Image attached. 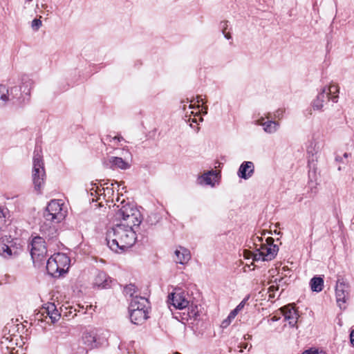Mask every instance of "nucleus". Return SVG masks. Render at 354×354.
Returning <instances> with one entry per match:
<instances>
[{"label":"nucleus","instance_id":"nucleus-15","mask_svg":"<svg viewBox=\"0 0 354 354\" xmlns=\"http://www.w3.org/2000/svg\"><path fill=\"white\" fill-rule=\"evenodd\" d=\"M176 259L175 261L182 265L187 264L191 259L189 250L184 247L179 246L174 252Z\"/></svg>","mask_w":354,"mask_h":354},{"label":"nucleus","instance_id":"nucleus-12","mask_svg":"<svg viewBox=\"0 0 354 354\" xmlns=\"http://www.w3.org/2000/svg\"><path fill=\"white\" fill-rule=\"evenodd\" d=\"M42 315H46V318L48 317L53 324L57 322L61 317L59 310L53 303H48L46 304V306L43 308Z\"/></svg>","mask_w":354,"mask_h":354},{"label":"nucleus","instance_id":"nucleus-18","mask_svg":"<svg viewBox=\"0 0 354 354\" xmlns=\"http://www.w3.org/2000/svg\"><path fill=\"white\" fill-rule=\"evenodd\" d=\"M130 319L134 324H141L148 318L147 310L129 309Z\"/></svg>","mask_w":354,"mask_h":354},{"label":"nucleus","instance_id":"nucleus-10","mask_svg":"<svg viewBox=\"0 0 354 354\" xmlns=\"http://www.w3.org/2000/svg\"><path fill=\"white\" fill-rule=\"evenodd\" d=\"M133 211L134 213L127 214L125 216L118 218L120 221V223L130 226L133 229L135 227H138L142 222V214L138 209Z\"/></svg>","mask_w":354,"mask_h":354},{"label":"nucleus","instance_id":"nucleus-40","mask_svg":"<svg viewBox=\"0 0 354 354\" xmlns=\"http://www.w3.org/2000/svg\"><path fill=\"white\" fill-rule=\"evenodd\" d=\"M283 111L281 110V109H278L277 111H275V113H274V117L275 118H278V119H281L282 118V116H283Z\"/></svg>","mask_w":354,"mask_h":354},{"label":"nucleus","instance_id":"nucleus-22","mask_svg":"<svg viewBox=\"0 0 354 354\" xmlns=\"http://www.w3.org/2000/svg\"><path fill=\"white\" fill-rule=\"evenodd\" d=\"M266 118L267 119H270V113H268L266 115ZM262 127H263L265 132H266L267 133L271 134V133H274L275 132L277 131V130L279 129V128L280 127V124L278 122L268 120L265 123H262Z\"/></svg>","mask_w":354,"mask_h":354},{"label":"nucleus","instance_id":"nucleus-43","mask_svg":"<svg viewBox=\"0 0 354 354\" xmlns=\"http://www.w3.org/2000/svg\"><path fill=\"white\" fill-rule=\"evenodd\" d=\"M103 190H104V194L106 195V192H107V194H110L111 192H113V189L111 188H109V187H106V188H103Z\"/></svg>","mask_w":354,"mask_h":354},{"label":"nucleus","instance_id":"nucleus-29","mask_svg":"<svg viewBox=\"0 0 354 354\" xmlns=\"http://www.w3.org/2000/svg\"><path fill=\"white\" fill-rule=\"evenodd\" d=\"M313 143H311V145L307 149V152H308V154L309 155V156H308L309 163H310L311 162H313L315 160L314 156L315 154H317V153L318 152V148L316 149L317 145L314 144V146H313Z\"/></svg>","mask_w":354,"mask_h":354},{"label":"nucleus","instance_id":"nucleus-16","mask_svg":"<svg viewBox=\"0 0 354 354\" xmlns=\"http://www.w3.org/2000/svg\"><path fill=\"white\" fill-rule=\"evenodd\" d=\"M53 257L57 266L60 268V270L63 274L66 273L70 265L69 257L63 253L54 254Z\"/></svg>","mask_w":354,"mask_h":354},{"label":"nucleus","instance_id":"nucleus-37","mask_svg":"<svg viewBox=\"0 0 354 354\" xmlns=\"http://www.w3.org/2000/svg\"><path fill=\"white\" fill-rule=\"evenodd\" d=\"M248 299H249V296H248L243 300H242L241 301V303L236 308L237 309H239V311H241L243 309V308H244L247 301L248 300Z\"/></svg>","mask_w":354,"mask_h":354},{"label":"nucleus","instance_id":"nucleus-34","mask_svg":"<svg viewBox=\"0 0 354 354\" xmlns=\"http://www.w3.org/2000/svg\"><path fill=\"white\" fill-rule=\"evenodd\" d=\"M41 26V21L39 19H35L32 21L31 27L33 30H37Z\"/></svg>","mask_w":354,"mask_h":354},{"label":"nucleus","instance_id":"nucleus-48","mask_svg":"<svg viewBox=\"0 0 354 354\" xmlns=\"http://www.w3.org/2000/svg\"><path fill=\"white\" fill-rule=\"evenodd\" d=\"M351 156V153H344L342 158H347Z\"/></svg>","mask_w":354,"mask_h":354},{"label":"nucleus","instance_id":"nucleus-1","mask_svg":"<svg viewBox=\"0 0 354 354\" xmlns=\"http://www.w3.org/2000/svg\"><path fill=\"white\" fill-rule=\"evenodd\" d=\"M136 240V232L130 226L118 223L106 232V241L109 248L118 252L131 248Z\"/></svg>","mask_w":354,"mask_h":354},{"label":"nucleus","instance_id":"nucleus-51","mask_svg":"<svg viewBox=\"0 0 354 354\" xmlns=\"http://www.w3.org/2000/svg\"><path fill=\"white\" fill-rule=\"evenodd\" d=\"M272 319V320H278V319H277V318H276V317H274Z\"/></svg>","mask_w":354,"mask_h":354},{"label":"nucleus","instance_id":"nucleus-31","mask_svg":"<svg viewBox=\"0 0 354 354\" xmlns=\"http://www.w3.org/2000/svg\"><path fill=\"white\" fill-rule=\"evenodd\" d=\"M23 86L21 88H24L23 90L24 93L26 94H30V87L33 84V82L31 80H29L28 77H24L22 79Z\"/></svg>","mask_w":354,"mask_h":354},{"label":"nucleus","instance_id":"nucleus-35","mask_svg":"<svg viewBox=\"0 0 354 354\" xmlns=\"http://www.w3.org/2000/svg\"><path fill=\"white\" fill-rule=\"evenodd\" d=\"M240 311L239 310V309H237L236 308H235L233 310H232L230 312V313L228 315V319H234L235 318V317L238 315V313H239Z\"/></svg>","mask_w":354,"mask_h":354},{"label":"nucleus","instance_id":"nucleus-2","mask_svg":"<svg viewBox=\"0 0 354 354\" xmlns=\"http://www.w3.org/2000/svg\"><path fill=\"white\" fill-rule=\"evenodd\" d=\"M63 205L64 203L61 201L52 200L44 212L45 221L41 225L40 231L48 239L56 236L57 230L54 224L60 223L66 215V211L63 209Z\"/></svg>","mask_w":354,"mask_h":354},{"label":"nucleus","instance_id":"nucleus-20","mask_svg":"<svg viewBox=\"0 0 354 354\" xmlns=\"http://www.w3.org/2000/svg\"><path fill=\"white\" fill-rule=\"evenodd\" d=\"M46 270L48 273L54 277H58L63 274L60 268L57 266L53 255L46 262Z\"/></svg>","mask_w":354,"mask_h":354},{"label":"nucleus","instance_id":"nucleus-27","mask_svg":"<svg viewBox=\"0 0 354 354\" xmlns=\"http://www.w3.org/2000/svg\"><path fill=\"white\" fill-rule=\"evenodd\" d=\"M84 344L90 348H93L96 346V338L95 337L89 333H84L82 337Z\"/></svg>","mask_w":354,"mask_h":354},{"label":"nucleus","instance_id":"nucleus-26","mask_svg":"<svg viewBox=\"0 0 354 354\" xmlns=\"http://www.w3.org/2000/svg\"><path fill=\"white\" fill-rule=\"evenodd\" d=\"M310 286L313 292H319L324 287V279L321 277H314L310 279Z\"/></svg>","mask_w":354,"mask_h":354},{"label":"nucleus","instance_id":"nucleus-25","mask_svg":"<svg viewBox=\"0 0 354 354\" xmlns=\"http://www.w3.org/2000/svg\"><path fill=\"white\" fill-rule=\"evenodd\" d=\"M133 210H138V209L131 204L127 203L123 205L117 212L115 216L116 218H120L121 217L125 216L127 214L134 213Z\"/></svg>","mask_w":354,"mask_h":354},{"label":"nucleus","instance_id":"nucleus-28","mask_svg":"<svg viewBox=\"0 0 354 354\" xmlns=\"http://www.w3.org/2000/svg\"><path fill=\"white\" fill-rule=\"evenodd\" d=\"M188 308V316L189 318H193L194 319H196L198 316H199V308L197 305H194L192 304L191 305L189 304L187 306Z\"/></svg>","mask_w":354,"mask_h":354},{"label":"nucleus","instance_id":"nucleus-21","mask_svg":"<svg viewBox=\"0 0 354 354\" xmlns=\"http://www.w3.org/2000/svg\"><path fill=\"white\" fill-rule=\"evenodd\" d=\"M111 280L104 272H99L95 277L94 283L98 287L106 288L110 286Z\"/></svg>","mask_w":354,"mask_h":354},{"label":"nucleus","instance_id":"nucleus-8","mask_svg":"<svg viewBox=\"0 0 354 354\" xmlns=\"http://www.w3.org/2000/svg\"><path fill=\"white\" fill-rule=\"evenodd\" d=\"M350 291L348 283L346 282L343 278L338 279L335 286V295L337 303L340 308H345L342 306L349 300Z\"/></svg>","mask_w":354,"mask_h":354},{"label":"nucleus","instance_id":"nucleus-53","mask_svg":"<svg viewBox=\"0 0 354 354\" xmlns=\"http://www.w3.org/2000/svg\"><path fill=\"white\" fill-rule=\"evenodd\" d=\"M342 169L341 167H338V170L340 171Z\"/></svg>","mask_w":354,"mask_h":354},{"label":"nucleus","instance_id":"nucleus-50","mask_svg":"<svg viewBox=\"0 0 354 354\" xmlns=\"http://www.w3.org/2000/svg\"><path fill=\"white\" fill-rule=\"evenodd\" d=\"M202 110H204V113H207V106H203Z\"/></svg>","mask_w":354,"mask_h":354},{"label":"nucleus","instance_id":"nucleus-36","mask_svg":"<svg viewBox=\"0 0 354 354\" xmlns=\"http://www.w3.org/2000/svg\"><path fill=\"white\" fill-rule=\"evenodd\" d=\"M240 311L239 310V309H237L236 308H235L233 310H232L230 312V313L228 315V319H234L235 318V317L238 315V313H239Z\"/></svg>","mask_w":354,"mask_h":354},{"label":"nucleus","instance_id":"nucleus-38","mask_svg":"<svg viewBox=\"0 0 354 354\" xmlns=\"http://www.w3.org/2000/svg\"><path fill=\"white\" fill-rule=\"evenodd\" d=\"M302 354H326V353L323 351H317V350L313 351L310 349L308 351H306Z\"/></svg>","mask_w":354,"mask_h":354},{"label":"nucleus","instance_id":"nucleus-11","mask_svg":"<svg viewBox=\"0 0 354 354\" xmlns=\"http://www.w3.org/2000/svg\"><path fill=\"white\" fill-rule=\"evenodd\" d=\"M6 216L3 210L0 208V236L1 235L2 229L5 225ZM12 250L9 245L5 243L3 238L0 239V255L4 258H9L12 256Z\"/></svg>","mask_w":354,"mask_h":354},{"label":"nucleus","instance_id":"nucleus-30","mask_svg":"<svg viewBox=\"0 0 354 354\" xmlns=\"http://www.w3.org/2000/svg\"><path fill=\"white\" fill-rule=\"evenodd\" d=\"M105 140L109 143H113L112 148L114 149H117L116 142H121L124 140V138L121 136H116L114 137H111V136H107L105 138Z\"/></svg>","mask_w":354,"mask_h":354},{"label":"nucleus","instance_id":"nucleus-4","mask_svg":"<svg viewBox=\"0 0 354 354\" xmlns=\"http://www.w3.org/2000/svg\"><path fill=\"white\" fill-rule=\"evenodd\" d=\"M12 328V330H15V327L14 325L10 326L8 324L3 330V335L1 339V347L4 354H15L17 353L15 351L19 343L21 335L17 333L11 334Z\"/></svg>","mask_w":354,"mask_h":354},{"label":"nucleus","instance_id":"nucleus-52","mask_svg":"<svg viewBox=\"0 0 354 354\" xmlns=\"http://www.w3.org/2000/svg\"><path fill=\"white\" fill-rule=\"evenodd\" d=\"M257 239H259V241H262V238H259V236H257Z\"/></svg>","mask_w":354,"mask_h":354},{"label":"nucleus","instance_id":"nucleus-17","mask_svg":"<svg viewBox=\"0 0 354 354\" xmlns=\"http://www.w3.org/2000/svg\"><path fill=\"white\" fill-rule=\"evenodd\" d=\"M254 166L252 162H243L239 169L238 176L243 179H248L254 173Z\"/></svg>","mask_w":354,"mask_h":354},{"label":"nucleus","instance_id":"nucleus-24","mask_svg":"<svg viewBox=\"0 0 354 354\" xmlns=\"http://www.w3.org/2000/svg\"><path fill=\"white\" fill-rule=\"evenodd\" d=\"M326 87H324L322 91L317 95L316 99L313 102V107L315 110H321L324 106V102L327 99L326 95Z\"/></svg>","mask_w":354,"mask_h":354},{"label":"nucleus","instance_id":"nucleus-3","mask_svg":"<svg viewBox=\"0 0 354 354\" xmlns=\"http://www.w3.org/2000/svg\"><path fill=\"white\" fill-rule=\"evenodd\" d=\"M33 167L32 171L35 189L40 192L45 184L46 172L44 167L41 149L37 147L34 151Z\"/></svg>","mask_w":354,"mask_h":354},{"label":"nucleus","instance_id":"nucleus-42","mask_svg":"<svg viewBox=\"0 0 354 354\" xmlns=\"http://www.w3.org/2000/svg\"><path fill=\"white\" fill-rule=\"evenodd\" d=\"M350 340L352 345L354 346V329L351 331L350 334Z\"/></svg>","mask_w":354,"mask_h":354},{"label":"nucleus","instance_id":"nucleus-45","mask_svg":"<svg viewBox=\"0 0 354 354\" xmlns=\"http://www.w3.org/2000/svg\"><path fill=\"white\" fill-rule=\"evenodd\" d=\"M247 346H248V344L247 343L241 344L240 347L241 348V349L240 350L239 352H243V348H246Z\"/></svg>","mask_w":354,"mask_h":354},{"label":"nucleus","instance_id":"nucleus-33","mask_svg":"<svg viewBox=\"0 0 354 354\" xmlns=\"http://www.w3.org/2000/svg\"><path fill=\"white\" fill-rule=\"evenodd\" d=\"M214 174V171H209L208 173L204 174L201 178L204 180L206 185H212V176Z\"/></svg>","mask_w":354,"mask_h":354},{"label":"nucleus","instance_id":"nucleus-7","mask_svg":"<svg viewBox=\"0 0 354 354\" xmlns=\"http://www.w3.org/2000/svg\"><path fill=\"white\" fill-rule=\"evenodd\" d=\"M190 303L188 293L180 289H175L168 296V304L172 305L176 309H184L189 306Z\"/></svg>","mask_w":354,"mask_h":354},{"label":"nucleus","instance_id":"nucleus-9","mask_svg":"<svg viewBox=\"0 0 354 354\" xmlns=\"http://www.w3.org/2000/svg\"><path fill=\"white\" fill-rule=\"evenodd\" d=\"M128 157L124 156V158L117 156H111L107 160L104 161V165L106 167L115 169H120L122 170L129 169L131 167V162L129 159L131 158V154L129 151H127Z\"/></svg>","mask_w":354,"mask_h":354},{"label":"nucleus","instance_id":"nucleus-39","mask_svg":"<svg viewBox=\"0 0 354 354\" xmlns=\"http://www.w3.org/2000/svg\"><path fill=\"white\" fill-rule=\"evenodd\" d=\"M232 319H228V317L224 319L221 323V327L223 328H227L231 323Z\"/></svg>","mask_w":354,"mask_h":354},{"label":"nucleus","instance_id":"nucleus-14","mask_svg":"<svg viewBox=\"0 0 354 354\" xmlns=\"http://www.w3.org/2000/svg\"><path fill=\"white\" fill-rule=\"evenodd\" d=\"M281 310L285 319L288 321L289 324L294 327L297 324L299 317L297 310L290 305L282 307Z\"/></svg>","mask_w":354,"mask_h":354},{"label":"nucleus","instance_id":"nucleus-23","mask_svg":"<svg viewBox=\"0 0 354 354\" xmlns=\"http://www.w3.org/2000/svg\"><path fill=\"white\" fill-rule=\"evenodd\" d=\"M339 88L337 84H331L328 88H326V95L328 96V100H331L333 102L337 103L339 98Z\"/></svg>","mask_w":354,"mask_h":354},{"label":"nucleus","instance_id":"nucleus-49","mask_svg":"<svg viewBox=\"0 0 354 354\" xmlns=\"http://www.w3.org/2000/svg\"><path fill=\"white\" fill-rule=\"evenodd\" d=\"M202 102L203 103V99L201 98V97L198 96V97H197V102H198V103H199V102Z\"/></svg>","mask_w":354,"mask_h":354},{"label":"nucleus","instance_id":"nucleus-19","mask_svg":"<svg viewBox=\"0 0 354 354\" xmlns=\"http://www.w3.org/2000/svg\"><path fill=\"white\" fill-rule=\"evenodd\" d=\"M147 304L148 300L145 297L135 296L131 301L129 309L147 310Z\"/></svg>","mask_w":354,"mask_h":354},{"label":"nucleus","instance_id":"nucleus-6","mask_svg":"<svg viewBox=\"0 0 354 354\" xmlns=\"http://www.w3.org/2000/svg\"><path fill=\"white\" fill-rule=\"evenodd\" d=\"M30 254L35 266L42 263L46 256L47 248L44 238L37 236L34 237L30 243Z\"/></svg>","mask_w":354,"mask_h":354},{"label":"nucleus","instance_id":"nucleus-47","mask_svg":"<svg viewBox=\"0 0 354 354\" xmlns=\"http://www.w3.org/2000/svg\"><path fill=\"white\" fill-rule=\"evenodd\" d=\"M223 34H224L225 37L226 39H230L231 38V35H230V34L229 32H228V33H225V32H224Z\"/></svg>","mask_w":354,"mask_h":354},{"label":"nucleus","instance_id":"nucleus-44","mask_svg":"<svg viewBox=\"0 0 354 354\" xmlns=\"http://www.w3.org/2000/svg\"><path fill=\"white\" fill-rule=\"evenodd\" d=\"M335 161L339 162H343V158L339 156H336Z\"/></svg>","mask_w":354,"mask_h":354},{"label":"nucleus","instance_id":"nucleus-5","mask_svg":"<svg viewBox=\"0 0 354 354\" xmlns=\"http://www.w3.org/2000/svg\"><path fill=\"white\" fill-rule=\"evenodd\" d=\"M274 239L268 237L266 244H261L260 248L257 249L256 252L252 254L254 261H270L277 255L279 248L274 243Z\"/></svg>","mask_w":354,"mask_h":354},{"label":"nucleus","instance_id":"nucleus-41","mask_svg":"<svg viewBox=\"0 0 354 354\" xmlns=\"http://www.w3.org/2000/svg\"><path fill=\"white\" fill-rule=\"evenodd\" d=\"M266 121H265V118L261 117L259 120H257V124L262 126V123H265Z\"/></svg>","mask_w":354,"mask_h":354},{"label":"nucleus","instance_id":"nucleus-13","mask_svg":"<svg viewBox=\"0 0 354 354\" xmlns=\"http://www.w3.org/2000/svg\"><path fill=\"white\" fill-rule=\"evenodd\" d=\"M19 88L17 86L12 87L10 90L7 89L5 86L0 85V106H4L6 102L12 99L15 98V94H17Z\"/></svg>","mask_w":354,"mask_h":354},{"label":"nucleus","instance_id":"nucleus-32","mask_svg":"<svg viewBox=\"0 0 354 354\" xmlns=\"http://www.w3.org/2000/svg\"><path fill=\"white\" fill-rule=\"evenodd\" d=\"M124 292L126 295H129L131 297H135L134 294L136 292V286L133 284H129L125 286Z\"/></svg>","mask_w":354,"mask_h":354},{"label":"nucleus","instance_id":"nucleus-46","mask_svg":"<svg viewBox=\"0 0 354 354\" xmlns=\"http://www.w3.org/2000/svg\"><path fill=\"white\" fill-rule=\"evenodd\" d=\"M227 21L223 22V33L225 32V30L227 29Z\"/></svg>","mask_w":354,"mask_h":354}]
</instances>
